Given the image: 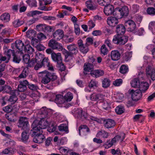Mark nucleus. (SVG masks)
Wrapping results in <instances>:
<instances>
[{"instance_id": "a19ab883", "label": "nucleus", "mask_w": 155, "mask_h": 155, "mask_svg": "<svg viewBox=\"0 0 155 155\" xmlns=\"http://www.w3.org/2000/svg\"><path fill=\"white\" fill-rule=\"evenodd\" d=\"M115 110L117 114H120L124 112L125 110L123 106L119 105L116 107Z\"/></svg>"}, {"instance_id": "603ef678", "label": "nucleus", "mask_w": 155, "mask_h": 155, "mask_svg": "<svg viewBox=\"0 0 155 155\" xmlns=\"http://www.w3.org/2000/svg\"><path fill=\"white\" fill-rule=\"evenodd\" d=\"M128 68L127 66L123 65L120 69V72L122 74H124L128 72Z\"/></svg>"}, {"instance_id": "423d86ee", "label": "nucleus", "mask_w": 155, "mask_h": 155, "mask_svg": "<svg viewBox=\"0 0 155 155\" xmlns=\"http://www.w3.org/2000/svg\"><path fill=\"white\" fill-rule=\"evenodd\" d=\"M128 40V37L127 36H122L121 35L118 34L115 35L112 40L113 42L115 44L124 45Z\"/></svg>"}, {"instance_id": "f704fd0d", "label": "nucleus", "mask_w": 155, "mask_h": 155, "mask_svg": "<svg viewBox=\"0 0 155 155\" xmlns=\"http://www.w3.org/2000/svg\"><path fill=\"white\" fill-rule=\"evenodd\" d=\"M110 80L108 78H105L102 80V87L104 88L108 87L110 85Z\"/></svg>"}, {"instance_id": "c85d7f7f", "label": "nucleus", "mask_w": 155, "mask_h": 155, "mask_svg": "<svg viewBox=\"0 0 155 155\" xmlns=\"http://www.w3.org/2000/svg\"><path fill=\"white\" fill-rule=\"evenodd\" d=\"M51 74L50 77V81H54L56 80V84L58 85L61 84L62 82V81L61 79H60L58 78L57 76L54 73H51Z\"/></svg>"}, {"instance_id": "37998d69", "label": "nucleus", "mask_w": 155, "mask_h": 155, "mask_svg": "<svg viewBox=\"0 0 155 155\" xmlns=\"http://www.w3.org/2000/svg\"><path fill=\"white\" fill-rule=\"evenodd\" d=\"M102 102L101 103L102 104L101 105L103 108L107 110L110 106V102L109 101L104 100V99L103 100Z\"/></svg>"}, {"instance_id": "bf43d9fd", "label": "nucleus", "mask_w": 155, "mask_h": 155, "mask_svg": "<svg viewBox=\"0 0 155 155\" xmlns=\"http://www.w3.org/2000/svg\"><path fill=\"white\" fill-rule=\"evenodd\" d=\"M44 58H45L43 54H36L35 59L37 62V63H40Z\"/></svg>"}, {"instance_id": "1a4fd4ad", "label": "nucleus", "mask_w": 155, "mask_h": 155, "mask_svg": "<svg viewBox=\"0 0 155 155\" xmlns=\"http://www.w3.org/2000/svg\"><path fill=\"white\" fill-rule=\"evenodd\" d=\"M39 114L41 115L42 117H50L53 113L52 110L47 108L45 107H42L38 111Z\"/></svg>"}, {"instance_id": "6e6552de", "label": "nucleus", "mask_w": 155, "mask_h": 155, "mask_svg": "<svg viewBox=\"0 0 155 155\" xmlns=\"http://www.w3.org/2000/svg\"><path fill=\"white\" fill-rule=\"evenodd\" d=\"M74 113L76 116L79 119L83 120L87 119L88 115L86 112L84 111L81 108H75L74 109Z\"/></svg>"}, {"instance_id": "79ce46f5", "label": "nucleus", "mask_w": 155, "mask_h": 155, "mask_svg": "<svg viewBox=\"0 0 155 155\" xmlns=\"http://www.w3.org/2000/svg\"><path fill=\"white\" fill-rule=\"evenodd\" d=\"M140 83L139 79L137 78H134L130 82L131 86L134 87H137L139 86Z\"/></svg>"}, {"instance_id": "c9c22d12", "label": "nucleus", "mask_w": 155, "mask_h": 155, "mask_svg": "<svg viewBox=\"0 0 155 155\" xmlns=\"http://www.w3.org/2000/svg\"><path fill=\"white\" fill-rule=\"evenodd\" d=\"M15 150V149L13 148H9L4 149L2 151V153L5 154H14Z\"/></svg>"}, {"instance_id": "2eb2a0df", "label": "nucleus", "mask_w": 155, "mask_h": 155, "mask_svg": "<svg viewBox=\"0 0 155 155\" xmlns=\"http://www.w3.org/2000/svg\"><path fill=\"white\" fill-rule=\"evenodd\" d=\"M78 43L80 50L81 52L84 54H85L88 51V46L86 45V44H83V41L82 40H78Z\"/></svg>"}, {"instance_id": "69168bd1", "label": "nucleus", "mask_w": 155, "mask_h": 155, "mask_svg": "<svg viewBox=\"0 0 155 155\" xmlns=\"http://www.w3.org/2000/svg\"><path fill=\"white\" fill-rule=\"evenodd\" d=\"M45 25L44 24H40L37 25L36 26V29L40 31H44Z\"/></svg>"}, {"instance_id": "9d476101", "label": "nucleus", "mask_w": 155, "mask_h": 155, "mask_svg": "<svg viewBox=\"0 0 155 155\" xmlns=\"http://www.w3.org/2000/svg\"><path fill=\"white\" fill-rule=\"evenodd\" d=\"M146 74L147 77H150L152 80H155V68L153 65H149L147 67Z\"/></svg>"}, {"instance_id": "4468645a", "label": "nucleus", "mask_w": 155, "mask_h": 155, "mask_svg": "<svg viewBox=\"0 0 155 155\" xmlns=\"http://www.w3.org/2000/svg\"><path fill=\"white\" fill-rule=\"evenodd\" d=\"M85 6L89 9L94 10L96 9L97 5L95 4V2L93 0H89L85 2Z\"/></svg>"}, {"instance_id": "ddd939ff", "label": "nucleus", "mask_w": 155, "mask_h": 155, "mask_svg": "<svg viewBox=\"0 0 155 155\" xmlns=\"http://www.w3.org/2000/svg\"><path fill=\"white\" fill-rule=\"evenodd\" d=\"M28 124L27 118L25 117H21L19 119L18 126L22 129H24L27 127Z\"/></svg>"}, {"instance_id": "5701e85b", "label": "nucleus", "mask_w": 155, "mask_h": 155, "mask_svg": "<svg viewBox=\"0 0 155 155\" xmlns=\"http://www.w3.org/2000/svg\"><path fill=\"white\" fill-rule=\"evenodd\" d=\"M104 123L105 127L107 128L113 127L115 125V123L114 121L110 119L105 120L104 121Z\"/></svg>"}, {"instance_id": "338daca9", "label": "nucleus", "mask_w": 155, "mask_h": 155, "mask_svg": "<svg viewBox=\"0 0 155 155\" xmlns=\"http://www.w3.org/2000/svg\"><path fill=\"white\" fill-rule=\"evenodd\" d=\"M147 12L148 14L155 15V9L153 8H149L147 9Z\"/></svg>"}, {"instance_id": "052dcab7", "label": "nucleus", "mask_w": 155, "mask_h": 155, "mask_svg": "<svg viewBox=\"0 0 155 155\" xmlns=\"http://www.w3.org/2000/svg\"><path fill=\"white\" fill-rule=\"evenodd\" d=\"M122 83L123 80L121 79H118L113 81V84L115 86L118 87L120 86Z\"/></svg>"}, {"instance_id": "49530a36", "label": "nucleus", "mask_w": 155, "mask_h": 155, "mask_svg": "<svg viewBox=\"0 0 155 155\" xmlns=\"http://www.w3.org/2000/svg\"><path fill=\"white\" fill-rule=\"evenodd\" d=\"M35 31L32 29H29L26 32V35L29 38L34 37L35 35Z\"/></svg>"}, {"instance_id": "c756f323", "label": "nucleus", "mask_w": 155, "mask_h": 155, "mask_svg": "<svg viewBox=\"0 0 155 155\" xmlns=\"http://www.w3.org/2000/svg\"><path fill=\"white\" fill-rule=\"evenodd\" d=\"M112 14L118 18H121L123 17L121 13V8H116L114 9Z\"/></svg>"}, {"instance_id": "2f4dec72", "label": "nucleus", "mask_w": 155, "mask_h": 155, "mask_svg": "<svg viewBox=\"0 0 155 155\" xmlns=\"http://www.w3.org/2000/svg\"><path fill=\"white\" fill-rule=\"evenodd\" d=\"M104 74V71L101 70H95L91 73V74L92 76L94 75L96 77H98L102 76Z\"/></svg>"}, {"instance_id": "393cba45", "label": "nucleus", "mask_w": 155, "mask_h": 155, "mask_svg": "<svg viewBox=\"0 0 155 155\" xmlns=\"http://www.w3.org/2000/svg\"><path fill=\"white\" fill-rule=\"evenodd\" d=\"M109 134L104 130H101L96 134V137L101 138H107L109 136Z\"/></svg>"}, {"instance_id": "de8ad7c7", "label": "nucleus", "mask_w": 155, "mask_h": 155, "mask_svg": "<svg viewBox=\"0 0 155 155\" xmlns=\"http://www.w3.org/2000/svg\"><path fill=\"white\" fill-rule=\"evenodd\" d=\"M64 100L67 101H70L73 98L72 94L70 92H68L64 97Z\"/></svg>"}, {"instance_id": "a18cd8bd", "label": "nucleus", "mask_w": 155, "mask_h": 155, "mask_svg": "<svg viewBox=\"0 0 155 155\" xmlns=\"http://www.w3.org/2000/svg\"><path fill=\"white\" fill-rule=\"evenodd\" d=\"M29 134L26 131H24L21 134V140L23 142H26L29 138Z\"/></svg>"}, {"instance_id": "72a5a7b5", "label": "nucleus", "mask_w": 155, "mask_h": 155, "mask_svg": "<svg viewBox=\"0 0 155 155\" xmlns=\"http://www.w3.org/2000/svg\"><path fill=\"white\" fill-rule=\"evenodd\" d=\"M67 49L73 54H76L78 52L77 47L75 44H71L68 45Z\"/></svg>"}, {"instance_id": "6e6d98bb", "label": "nucleus", "mask_w": 155, "mask_h": 155, "mask_svg": "<svg viewBox=\"0 0 155 155\" xmlns=\"http://www.w3.org/2000/svg\"><path fill=\"white\" fill-rule=\"evenodd\" d=\"M132 52H127L123 55V58L126 61H129L132 57Z\"/></svg>"}, {"instance_id": "7ed1b4c3", "label": "nucleus", "mask_w": 155, "mask_h": 155, "mask_svg": "<svg viewBox=\"0 0 155 155\" xmlns=\"http://www.w3.org/2000/svg\"><path fill=\"white\" fill-rule=\"evenodd\" d=\"M51 58L53 61L57 63L61 71L64 70L65 66L62 63L61 54L60 53H56L52 52L51 54Z\"/></svg>"}, {"instance_id": "774afa93", "label": "nucleus", "mask_w": 155, "mask_h": 155, "mask_svg": "<svg viewBox=\"0 0 155 155\" xmlns=\"http://www.w3.org/2000/svg\"><path fill=\"white\" fill-rule=\"evenodd\" d=\"M113 144L111 140H108L106 142L104 146L105 148L108 149L111 147Z\"/></svg>"}, {"instance_id": "b1692460", "label": "nucleus", "mask_w": 155, "mask_h": 155, "mask_svg": "<svg viewBox=\"0 0 155 155\" xmlns=\"http://www.w3.org/2000/svg\"><path fill=\"white\" fill-rule=\"evenodd\" d=\"M125 137V134L124 133H121L120 135H116L112 140V141L114 144H115L116 143L118 142L119 141L121 142L124 139Z\"/></svg>"}, {"instance_id": "680f3d73", "label": "nucleus", "mask_w": 155, "mask_h": 155, "mask_svg": "<svg viewBox=\"0 0 155 155\" xmlns=\"http://www.w3.org/2000/svg\"><path fill=\"white\" fill-rule=\"evenodd\" d=\"M100 50L101 53L104 55H106L107 54L108 51L104 45H102Z\"/></svg>"}, {"instance_id": "8fccbe9b", "label": "nucleus", "mask_w": 155, "mask_h": 155, "mask_svg": "<svg viewBox=\"0 0 155 155\" xmlns=\"http://www.w3.org/2000/svg\"><path fill=\"white\" fill-rule=\"evenodd\" d=\"M58 129L59 130L64 131L68 133V127L66 124H62L60 125L58 127Z\"/></svg>"}, {"instance_id": "09e8293b", "label": "nucleus", "mask_w": 155, "mask_h": 155, "mask_svg": "<svg viewBox=\"0 0 155 155\" xmlns=\"http://www.w3.org/2000/svg\"><path fill=\"white\" fill-rule=\"evenodd\" d=\"M25 51L26 52L29 54H32L34 51V49L29 45H25Z\"/></svg>"}, {"instance_id": "ea45409f", "label": "nucleus", "mask_w": 155, "mask_h": 155, "mask_svg": "<svg viewBox=\"0 0 155 155\" xmlns=\"http://www.w3.org/2000/svg\"><path fill=\"white\" fill-rule=\"evenodd\" d=\"M15 45L17 48L20 51L23 50L24 44L22 42L21 40H17L15 41Z\"/></svg>"}, {"instance_id": "5fc2aeb1", "label": "nucleus", "mask_w": 155, "mask_h": 155, "mask_svg": "<svg viewBox=\"0 0 155 155\" xmlns=\"http://www.w3.org/2000/svg\"><path fill=\"white\" fill-rule=\"evenodd\" d=\"M111 0H97V2L101 6H105L110 3Z\"/></svg>"}, {"instance_id": "c03bdc74", "label": "nucleus", "mask_w": 155, "mask_h": 155, "mask_svg": "<svg viewBox=\"0 0 155 155\" xmlns=\"http://www.w3.org/2000/svg\"><path fill=\"white\" fill-rule=\"evenodd\" d=\"M133 33L135 35H138L139 36H141L144 34L145 31L143 28H141L138 30H136V29Z\"/></svg>"}, {"instance_id": "f8f14e48", "label": "nucleus", "mask_w": 155, "mask_h": 155, "mask_svg": "<svg viewBox=\"0 0 155 155\" xmlns=\"http://www.w3.org/2000/svg\"><path fill=\"white\" fill-rule=\"evenodd\" d=\"M125 25L129 31L132 32L136 28V25L134 21L132 20H128L125 22Z\"/></svg>"}, {"instance_id": "f3484780", "label": "nucleus", "mask_w": 155, "mask_h": 155, "mask_svg": "<svg viewBox=\"0 0 155 155\" xmlns=\"http://www.w3.org/2000/svg\"><path fill=\"white\" fill-rule=\"evenodd\" d=\"M150 84L146 81H142L140 83L139 86V90L142 93L146 92L148 89Z\"/></svg>"}, {"instance_id": "a211bd4d", "label": "nucleus", "mask_w": 155, "mask_h": 155, "mask_svg": "<svg viewBox=\"0 0 155 155\" xmlns=\"http://www.w3.org/2000/svg\"><path fill=\"white\" fill-rule=\"evenodd\" d=\"M108 24L110 26L114 27L118 23V21L117 18L114 17H108L107 20Z\"/></svg>"}, {"instance_id": "9b49d317", "label": "nucleus", "mask_w": 155, "mask_h": 155, "mask_svg": "<svg viewBox=\"0 0 155 155\" xmlns=\"http://www.w3.org/2000/svg\"><path fill=\"white\" fill-rule=\"evenodd\" d=\"M48 46L54 50H57L59 51L62 48V45L54 39L51 40L48 43Z\"/></svg>"}, {"instance_id": "e433bc0d", "label": "nucleus", "mask_w": 155, "mask_h": 155, "mask_svg": "<svg viewBox=\"0 0 155 155\" xmlns=\"http://www.w3.org/2000/svg\"><path fill=\"white\" fill-rule=\"evenodd\" d=\"M4 54L6 56H7V58L10 59L11 55L13 56L15 54L14 51L11 49H7L5 48Z\"/></svg>"}, {"instance_id": "20e7f679", "label": "nucleus", "mask_w": 155, "mask_h": 155, "mask_svg": "<svg viewBox=\"0 0 155 155\" xmlns=\"http://www.w3.org/2000/svg\"><path fill=\"white\" fill-rule=\"evenodd\" d=\"M42 66L48 67V69L50 71H54L53 67L50 64V61L48 58H44L40 63H38L35 66V69L36 70H37Z\"/></svg>"}, {"instance_id": "3c124183", "label": "nucleus", "mask_w": 155, "mask_h": 155, "mask_svg": "<svg viewBox=\"0 0 155 155\" xmlns=\"http://www.w3.org/2000/svg\"><path fill=\"white\" fill-rule=\"evenodd\" d=\"M61 51L63 54L64 55L66 58H68L69 56H71L72 54L71 52H69L64 48L62 46V48L59 51Z\"/></svg>"}, {"instance_id": "864d4df0", "label": "nucleus", "mask_w": 155, "mask_h": 155, "mask_svg": "<svg viewBox=\"0 0 155 155\" xmlns=\"http://www.w3.org/2000/svg\"><path fill=\"white\" fill-rule=\"evenodd\" d=\"M121 13H122V15L127 16L129 13V9L128 7L126 6L122 7V8H121Z\"/></svg>"}, {"instance_id": "f257e3e1", "label": "nucleus", "mask_w": 155, "mask_h": 155, "mask_svg": "<svg viewBox=\"0 0 155 155\" xmlns=\"http://www.w3.org/2000/svg\"><path fill=\"white\" fill-rule=\"evenodd\" d=\"M37 121L33 122L32 124V129L31 130L30 134L32 137H34L33 141L37 143H42L45 139V136L42 134L43 131L41 129H38V127L36 125L37 123Z\"/></svg>"}, {"instance_id": "412c9836", "label": "nucleus", "mask_w": 155, "mask_h": 155, "mask_svg": "<svg viewBox=\"0 0 155 155\" xmlns=\"http://www.w3.org/2000/svg\"><path fill=\"white\" fill-rule=\"evenodd\" d=\"M110 57L112 60L117 61L120 58V54L118 51L113 50L111 52Z\"/></svg>"}, {"instance_id": "a878e982", "label": "nucleus", "mask_w": 155, "mask_h": 155, "mask_svg": "<svg viewBox=\"0 0 155 155\" xmlns=\"http://www.w3.org/2000/svg\"><path fill=\"white\" fill-rule=\"evenodd\" d=\"M30 96L34 100H32V99H31L29 101H26V104L29 105V104H31V105H34V101H37L38 100H37V98L38 97L36 96V95L33 92H31L29 94Z\"/></svg>"}, {"instance_id": "aec40b11", "label": "nucleus", "mask_w": 155, "mask_h": 155, "mask_svg": "<svg viewBox=\"0 0 155 155\" xmlns=\"http://www.w3.org/2000/svg\"><path fill=\"white\" fill-rule=\"evenodd\" d=\"M104 96L100 94L93 93L90 96L91 100L92 101H98L103 100Z\"/></svg>"}, {"instance_id": "13d9d810", "label": "nucleus", "mask_w": 155, "mask_h": 155, "mask_svg": "<svg viewBox=\"0 0 155 155\" xmlns=\"http://www.w3.org/2000/svg\"><path fill=\"white\" fill-rule=\"evenodd\" d=\"M26 2L31 7H37V2L35 0H27Z\"/></svg>"}, {"instance_id": "cd10ccee", "label": "nucleus", "mask_w": 155, "mask_h": 155, "mask_svg": "<svg viewBox=\"0 0 155 155\" xmlns=\"http://www.w3.org/2000/svg\"><path fill=\"white\" fill-rule=\"evenodd\" d=\"M65 100L63 96L61 94L57 95L55 100V102L58 104H63Z\"/></svg>"}, {"instance_id": "6ab92c4d", "label": "nucleus", "mask_w": 155, "mask_h": 155, "mask_svg": "<svg viewBox=\"0 0 155 155\" xmlns=\"http://www.w3.org/2000/svg\"><path fill=\"white\" fill-rule=\"evenodd\" d=\"M53 35L55 39L58 40H60L64 37V32L61 29H58L54 33Z\"/></svg>"}, {"instance_id": "4d7b16f0", "label": "nucleus", "mask_w": 155, "mask_h": 155, "mask_svg": "<svg viewBox=\"0 0 155 155\" xmlns=\"http://www.w3.org/2000/svg\"><path fill=\"white\" fill-rule=\"evenodd\" d=\"M12 24L14 27H18L23 24V22L19 19H16L13 22Z\"/></svg>"}, {"instance_id": "f03ea898", "label": "nucleus", "mask_w": 155, "mask_h": 155, "mask_svg": "<svg viewBox=\"0 0 155 155\" xmlns=\"http://www.w3.org/2000/svg\"><path fill=\"white\" fill-rule=\"evenodd\" d=\"M37 121L38 123H36V125L38 127V129H42L46 128L48 126H50L52 127L51 129L50 127L48 129V131L50 132H52L55 130V127L54 126L55 124V121H53L51 118L50 117H42L41 120L38 122L37 120H35L34 122Z\"/></svg>"}, {"instance_id": "4be33fe9", "label": "nucleus", "mask_w": 155, "mask_h": 155, "mask_svg": "<svg viewBox=\"0 0 155 155\" xmlns=\"http://www.w3.org/2000/svg\"><path fill=\"white\" fill-rule=\"evenodd\" d=\"M79 135L81 136L86 135L89 132V129L86 125H81L79 128Z\"/></svg>"}, {"instance_id": "39448f33", "label": "nucleus", "mask_w": 155, "mask_h": 155, "mask_svg": "<svg viewBox=\"0 0 155 155\" xmlns=\"http://www.w3.org/2000/svg\"><path fill=\"white\" fill-rule=\"evenodd\" d=\"M38 75L40 78H42L41 82L44 84H48L50 81L51 72L47 70L38 73Z\"/></svg>"}, {"instance_id": "0e129e2a", "label": "nucleus", "mask_w": 155, "mask_h": 155, "mask_svg": "<svg viewBox=\"0 0 155 155\" xmlns=\"http://www.w3.org/2000/svg\"><path fill=\"white\" fill-rule=\"evenodd\" d=\"M18 100L17 97L15 95H12L8 99V101L10 102L11 104H13L15 103Z\"/></svg>"}, {"instance_id": "58836bf2", "label": "nucleus", "mask_w": 155, "mask_h": 155, "mask_svg": "<svg viewBox=\"0 0 155 155\" xmlns=\"http://www.w3.org/2000/svg\"><path fill=\"white\" fill-rule=\"evenodd\" d=\"M98 102L94 103L93 102L91 101L89 102V105L90 106L91 109L94 112L97 111H98V107L97 106Z\"/></svg>"}, {"instance_id": "e2e57ef3", "label": "nucleus", "mask_w": 155, "mask_h": 155, "mask_svg": "<svg viewBox=\"0 0 155 155\" xmlns=\"http://www.w3.org/2000/svg\"><path fill=\"white\" fill-rule=\"evenodd\" d=\"M64 40L65 42L68 43L73 41L74 40L73 37L65 36L64 37Z\"/></svg>"}, {"instance_id": "dca6fc26", "label": "nucleus", "mask_w": 155, "mask_h": 155, "mask_svg": "<svg viewBox=\"0 0 155 155\" xmlns=\"http://www.w3.org/2000/svg\"><path fill=\"white\" fill-rule=\"evenodd\" d=\"M114 9V6L109 4L106 5L104 8V12L105 14L107 15H111L113 13Z\"/></svg>"}, {"instance_id": "4c0bfd02", "label": "nucleus", "mask_w": 155, "mask_h": 155, "mask_svg": "<svg viewBox=\"0 0 155 155\" xmlns=\"http://www.w3.org/2000/svg\"><path fill=\"white\" fill-rule=\"evenodd\" d=\"M114 97L116 99V101L117 102L121 101L124 98V94L121 93L117 92L114 94Z\"/></svg>"}, {"instance_id": "bb28decb", "label": "nucleus", "mask_w": 155, "mask_h": 155, "mask_svg": "<svg viewBox=\"0 0 155 155\" xmlns=\"http://www.w3.org/2000/svg\"><path fill=\"white\" fill-rule=\"evenodd\" d=\"M116 31L118 34L123 35L125 32V28L122 25H119L117 26Z\"/></svg>"}, {"instance_id": "473e14b6", "label": "nucleus", "mask_w": 155, "mask_h": 155, "mask_svg": "<svg viewBox=\"0 0 155 155\" xmlns=\"http://www.w3.org/2000/svg\"><path fill=\"white\" fill-rule=\"evenodd\" d=\"M0 19L4 22H8L10 20V15L8 13H4L1 15Z\"/></svg>"}, {"instance_id": "7c9ffc66", "label": "nucleus", "mask_w": 155, "mask_h": 155, "mask_svg": "<svg viewBox=\"0 0 155 155\" xmlns=\"http://www.w3.org/2000/svg\"><path fill=\"white\" fill-rule=\"evenodd\" d=\"M93 70V65L91 63H85L84 66V73L86 74L85 72L92 71Z\"/></svg>"}, {"instance_id": "0eeeda50", "label": "nucleus", "mask_w": 155, "mask_h": 155, "mask_svg": "<svg viewBox=\"0 0 155 155\" xmlns=\"http://www.w3.org/2000/svg\"><path fill=\"white\" fill-rule=\"evenodd\" d=\"M129 93L131 95L132 100L134 101H137L141 99L142 96V93L139 89L134 90L133 89L129 90Z\"/></svg>"}]
</instances>
